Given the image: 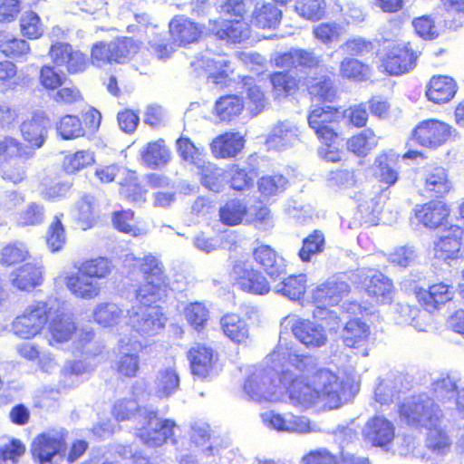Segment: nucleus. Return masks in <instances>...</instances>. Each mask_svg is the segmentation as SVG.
<instances>
[{
	"mask_svg": "<svg viewBox=\"0 0 464 464\" xmlns=\"http://www.w3.org/2000/svg\"><path fill=\"white\" fill-rule=\"evenodd\" d=\"M140 270L145 284L138 292V299L145 305L144 319H159L163 315L159 303L167 297L169 291L162 263L150 254L141 260Z\"/></svg>",
	"mask_w": 464,
	"mask_h": 464,
	"instance_id": "f257e3e1",
	"label": "nucleus"
},
{
	"mask_svg": "<svg viewBox=\"0 0 464 464\" xmlns=\"http://www.w3.org/2000/svg\"><path fill=\"white\" fill-rule=\"evenodd\" d=\"M112 264L106 257L86 259L74 264L75 273L66 274L67 288L76 297L92 299L100 294L101 284L96 279L107 277L112 271Z\"/></svg>",
	"mask_w": 464,
	"mask_h": 464,
	"instance_id": "f03ea898",
	"label": "nucleus"
},
{
	"mask_svg": "<svg viewBox=\"0 0 464 464\" xmlns=\"http://www.w3.org/2000/svg\"><path fill=\"white\" fill-rule=\"evenodd\" d=\"M141 427L138 429V437L148 447L154 448L167 441L177 442L176 432L179 430L174 420L160 419L157 412L147 409L139 411Z\"/></svg>",
	"mask_w": 464,
	"mask_h": 464,
	"instance_id": "7ed1b4c3",
	"label": "nucleus"
},
{
	"mask_svg": "<svg viewBox=\"0 0 464 464\" xmlns=\"http://www.w3.org/2000/svg\"><path fill=\"white\" fill-rule=\"evenodd\" d=\"M401 422L415 427H429L438 422L441 411L434 401L426 394H420L407 399L400 407Z\"/></svg>",
	"mask_w": 464,
	"mask_h": 464,
	"instance_id": "20e7f679",
	"label": "nucleus"
},
{
	"mask_svg": "<svg viewBox=\"0 0 464 464\" xmlns=\"http://www.w3.org/2000/svg\"><path fill=\"white\" fill-rule=\"evenodd\" d=\"M277 373L273 369L256 368L246 380L244 391L253 401H279L283 396L282 384H276Z\"/></svg>",
	"mask_w": 464,
	"mask_h": 464,
	"instance_id": "39448f33",
	"label": "nucleus"
},
{
	"mask_svg": "<svg viewBox=\"0 0 464 464\" xmlns=\"http://www.w3.org/2000/svg\"><path fill=\"white\" fill-rule=\"evenodd\" d=\"M348 291L349 285L343 281L331 280L317 287L313 293L314 318L336 319L338 317L337 312L328 306L337 304Z\"/></svg>",
	"mask_w": 464,
	"mask_h": 464,
	"instance_id": "423d86ee",
	"label": "nucleus"
},
{
	"mask_svg": "<svg viewBox=\"0 0 464 464\" xmlns=\"http://www.w3.org/2000/svg\"><path fill=\"white\" fill-rule=\"evenodd\" d=\"M282 384L283 393L286 390L290 401L295 405L309 408L319 401L318 392L312 383V377L295 378L289 370L283 371L278 377Z\"/></svg>",
	"mask_w": 464,
	"mask_h": 464,
	"instance_id": "0eeeda50",
	"label": "nucleus"
},
{
	"mask_svg": "<svg viewBox=\"0 0 464 464\" xmlns=\"http://www.w3.org/2000/svg\"><path fill=\"white\" fill-rule=\"evenodd\" d=\"M343 113L332 106L317 107L307 117L308 124L322 142L334 141L336 127Z\"/></svg>",
	"mask_w": 464,
	"mask_h": 464,
	"instance_id": "6e6552de",
	"label": "nucleus"
},
{
	"mask_svg": "<svg viewBox=\"0 0 464 464\" xmlns=\"http://www.w3.org/2000/svg\"><path fill=\"white\" fill-rule=\"evenodd\" d=\"M311 377L312 383L318 392L319 401L330 409L338 408L342 404L343 393V382L339 377L327 369H320Z\"/></svg>",
	"mask_w": 464,
	"mask_h": 464,
	"instance_id": "1a4fd4ad",
	"label": "nucleus"
},
{
	"mask_svg": "<svg viewBox=\"0 0 464 464\" xmlns=\"http://www.w3.org/2000/svg\"><path fill=\"white\" fill-rule=\"evenodd\" d=\"M261 420L266 427L281 432L310 433L318 431L316 425L311 423L310 420L304 416L282 415L269 411L261 414Z\"/></svg>",
	"mask_w": 464,
	"mask_h": 464,
	"instance_id": "9d476101",
	"label": "nucleus"
},
{
	"mask_svg": "<svg viewBox=\"0 0 464 464\" xmlns=\"http://www.w3.org/2000/svg\"><path fill=\"white\" fill-rule=\"evenodd\" d=\"M451 134V127L437 120L420 122L412 132L414 140L427 148H438L444 144Z\"/></svg>",
	"mask_w": 464,
	"mask_h": 464,
	"instance_id": "9b49d317",
	"label": "nucleus"
},
{
	"mask_svg": "<svg viewBox=\"0 0 464 464\" xmlns=\"http://www.w3.org/2000/svg\"><path fill=\"white\" fill-rule=\"evenodd\" d=\"M49 54L56 66L64 67L69 73L83 72L88 66L86 55L65 43L56 42L52 44Z\"/></svg>",
	"mask_w": 464,
	"mask_h": 464,
	"instance_id": "f8f14e48",
	"label": "nucleus"
},
{
	"mask_svg": "<svg viewBox=\"0 0 464 464\" xmlns=\"http://www.w3.org/2000/svg\"><path fill=\"white\" fill-rule=\"evenodd\" d=\"M233 277L236 285L246 293L265 295L269 292L266 277L248 263H237L233 268Z\"/></svg>",
	"mask_w": 464,
	"mask_h": 464,
	"instance_id": "ddd939ff",
	"label": "nucleus"
},
{
	"mask_svg": "<svg viewBox=\"0 0 464 464\" xmlns=\"http://www.w3.org/2000/svg\"><path fill=\"white\" fill-rule=\"evenodd\" d=\"M64 450V439L58 432H46L38 435L34 439L30 448L34 459L40 464L52 461L54 456L61 455Z\"/></svg>",
	"mask_w": 464,
	"mask_h": 464,
	"instance_id": "4468645a",
	"label": "nucleus"
},
{
	"mask_svg": "<svg viewBox=\"0 0 464 464\" xmlns=\"http://www.w3.org/2000/svg\"><path fill=\"white\" fill-rule=\"evenodd\" d=\"M464 230L459 226H450L444 230L439 240L434 244V256L446 263L462 256L461 238Z\"/></svg>",
	"mask_w": 464,
	"mask_h": 464,
	"instance_id": "2eb2a0df",
	"label": "nucleus"
},
{
	"mask_svg": "<svg viewBox=\"0 0 464 464\" xmlns=\"http://www.w3.org/2000/svg\"><path fill=\"white\" fill-rule=\"evenodd\" d=\"M195 70L202 69L208 74V79L215 84H222L232 72L230 62L221 54L207 53L200 58L191 62Z\"/></svg>",
	"mask_w": 464,
	"mask_h": 464,
	"instance_id": "dca6fc26",
	"label": "nucleus"
},
{
	"mask_svg": "<svg viewBox=\"0 0 464 464\" xmlns=\"http://www.w3.org/2000/svg\"><path fill=\"white\" fill-rule=\"evenodd\" d=\"M400 155L393 150L383 151L374 160L372 165L373 176L387 188L396 184L400 175Z\"/></svg>",
	"mask_w": 464,
	"mask_h": 464,
	"instance_id": "f3484780",
	"label": "nucleus"
},
{
	"mask_svg": "<svg viewBox=\"0 0 464 464\" xmlns=\"http://www.w3.org/2000/svg\"><path fill=\"white\" fill-rule=\"evenodd\" d=\"M300 133L299 128L293 121H279L271 130L266 144L269 149L285 150L299 142Z\"/></svg>",
	"mask_w": 464,
	"mask_h": 464,
	"instance_id": "a211bd4d",
	"label": "nucleus"
},
{
	"mask_svg": "<svg viewBox=\"0 0 464 464\" xmlns=\"http://www.w3.org/2000/svg\"><path fill=\"white\" fill-rule=\"evenodd\" d=\"M362 435L372 445L383 447L394 439L395 429L386 418L375 416L366 422L362 429Z\"/></svg>",
	"mask_w": 464,
	"mask_h": 464,
	"instance_id": "6ab92c4d",
	"label": "nucleus"
},
{
	"mask_svg": "<svg viewBox=\"0 0 464 464\" xmlns=\"http://www.w3.org/2000/svg\"><path fill=\"white\" fill-rule=\"evenodd\" d=\"M208 30L218 39L231 43H241L250 36L248 24L241 19L232 21H209Z\"/></svg>",
	"mask_w": 464,
	"mask_h": 464,
	"instance_id": "aec40b11",
	"label": "nucleus"
},
{
	"mask_svg": "<svg viewBox=\"0 0 464 464\" xmlns=\"http://www.w3.org/2000/svg\"><path fill=\"white\" fill-rule=\"evenodd\" d=\"M417 55L407 45L393 46L382 60L384 70L392 75H399L411 70Z\"/></svg>",
	"mask_w": 464,
	"mask_h": 464,
	"instance_id": "412c9836",
	"label": "nucleus"
},
{
	"mask_svg": "<svg viewBox=\"0 0 464 464\" xmlns=\"http://www.w3.org/2000/svg\"><path fill=\"white\" fill-rule=\"evenodd\" d=\"M49 119L42 111L35 112L31 119L26 120L21 125V133L25 141L30 144L33 151L43 146L49 126Z\"/></svg>",
	"mask_w": 464,
	"mask_h": 464,
	"instance_id": "4be33fe9",
	"label": "nucleus"
},
{
	"mask_svg": "<svg viewBox=\"0 0 464 464\" xmlns=\"http://www.w3.org/2000/svg\"><path fill=\"white\" fill-rule=\"evenodd\" d=\"M364 276L363 285L369 296L378 303L390 302L393 296V285L391 279L379 271L369 269Z\"/></svg>",
	"mask_w": 464,
	"mask_h": 464,
	"instance_id": "5701e85b",
	"label": "nucleus"
},
{
	"mask_svg": "<svg viewBox=\"0 0 464 464\" xmlns=\"http://www.w3.org/2000/svg\"><path fill=\"white\" fill-rule=\"evenodd\" d=\"M452 188V182L446 169L429 167L423 174V189L430 197L441 198Z\"/></svg>",
	"mask_w": 464,
	"mask_h": 464,
	"instance_id": "b1692460",
	"label": "nucleus"
},
{
	"mask_svg": "<svg viewBox=\"0 0 464 464\" xmlns=\"http://www.w3.org/2000/svg\"><path fill=\"white\" fill-rule=\"evenodd\" d=\"M63 305L57 298L50 297L45 301H32L23 311L24 319H61L64 316Z\"/></svg>",
	"mask_w": 464,
	"mask_h": 464,
	"instance_id": "393cba45",
	"label": "nucleus"
},
{
	"mask_svg": "<svg viewBox=\"0 0 464 464\" xmlns=\"http://www.w3.org/2000/svg\"><path fill=\"white\" fill-rule=\"evenodd\" d=\"M449 215L450 209L442 201H430L415 208L417 219L429 228H436L442 225Z\"/></svg>",
	"mask_w": 464,
	"mask_h": 464,
	"instance_id": "a878e982",
	"label": "nucleus"
},
{
	"mask_svg": "<svg viewBox=\"0 0 464 464\" xmlns=\"http://www.w3.org/2000/svg\"><path fill=\"white\" fill-rule=\"evenodd\" d=\"M254 256L271 278H279L285 273V260L269 246L261 245L256 247L254 251Z\"/></svg>",
	"mask_w": 464,
	"mask_h": 464,
	"instance_id": "bb28decb",
	"label": "nucleus"
},
{
	"mask_svg": "<svg viewBox=\"0 0 464 464\" xmlns=\"http://www.w3.org/2000/svg\"><path fill=\"white\" fill-rule=\"evenodd\" d=\"M294 335L307 346L318 347L326 342L324 328L317 321H297L293 326Z\"/></svg>",
	"mask_w": 464,
	"mask_h": 464,
	"instance_id": "cd10ccee",
	"label": "nucleus"
},
{
	"mask_svg": "<svg viewBox=\"0 0 464 464\" xmlns=\"http://www.w3.org/2000/svg\"><path fill=\"white\" fill-rule=\"evenodd\" d=\"M244 139L239 133L226 132L216 137L210 143V150L216 158H233L244 147Z\"/></svg>",
	"mask_w": 464,
	"mask_h": 464,
	"instance_id": "c85d7f7f",
	"label": "nucleus"
},
{
	"mask_svg": "<svg viewBox=\"0 0 464 464\" xmlns=\"http://www.w3.org/2000/svg\"><path fill=\"white\" fill-rule=\"evenodd\" d=\"M407 389L404 376L400 372H391L382 379L375 389V399L381 404L392 402L398 394Z\"/></svg>",
	"mask_w": 464,
	"mask_h": 464,
	"instance_id": "c756f323",
	"label": "nucleus"
},
{
	"mask_svg": "<svg viewBox=\"0 0 464 464\" xmlns=\"http://www.w3.org/2000/svg\"><path fill=\"white\" fill-rule=\"evenodd\" d=\"M169 33L179 45L196 42L202 34L201 27L184 16H177L169 23Z\"/></svg>",
	"mask_w": 464,
	"mask_h": 464,
	"instance_id": "7c9ffc66",
	"label": "nucleus"
},
{
	"mask_svg": "<svg viewBox=\"0 0 464 464\" xmlns=\"http://www.w3.org/2000/svg\"><path fill=\"white\" fill-rule=\"evenodd\" d=\"M453 296V292L449 285L436 284L430 287V290L420 289L416 292V297L425 310L432 312L440 304H445Z\"/></svg>",
	"mask_w": 464,
	"mask_h": 464,
	"instance_id": "2f4dec72",
	"label": "nucleus"
},
{
	"mask_svg": "<svg viewBox=\"0 0 464 464\" xmlns=\"http://www.w3.org/2000/svg\"><path fill=\"white\" fill-rule=\"evenodd\" d=\"M455 93L454 80L449 76L439 75L430 79L426 95L434 103H443L450 101Z\"/></svg>",
	"mask_w": 464,
	"mask_h": 464,
	"instance_id": "473e14b6",
	"label": "nucleus"
},
{
	"mask_svg": "<svg viewBox=\"0 0 464 464\" xmlns=\"http://www.w3.org/2000/svg\"><path fill=\"white\" fill-rule=\"evenodd\" d=\"M191 371L199 378H206L213 369L214 353L212 349L197 344L189 350Z\"/></svg>",
	"mask_w": 464,
	"mask_h": 464,
	"instance_id": "72a5a7b5",
	"label": "nucleus"
},
{
	"mask_svg": "<svg viewBox=\"0 0 464 464\" xmlns=\"http://www.w3.org/2000/svg\"><path fill=\"white\" fill-rule=\"evenodd\" d=\"M42 281V267L26 263L11 275L12 285L20 290L30 291Z\"/></svg>",
	"mask_w": 464,
	"mask_h": 464,
	"instance_id": "f704fd0d",
	"label": "nucleus"
},
{
	"mask_svg": "<svg viewBox=\"0 0 464 464\" xmlns=\"http://www.w3.org/2000/svg\"><path fill=\"white\" fill-rule=\"evenodd\" d=\"M244 106V102L239 96L225 95L216 102L213 112L220 121L229 122L241 114Z\"/></svg>",
	"mask_w": 464,
	"mask_h": 464,
	"instance_id": "c9c22d12",
	"label": "nucleus"
},
{
	"mask_svg": "<svg viewBox=\"0 0 464 464\" xmlns=\"http://www.w3.org/2000/svg\"><path fill=\"white\" fill-rule=\"evenodd\" d=\"M282 12L272 3H257L252 13V23L260 28H276Z\"/></svg>",
	"mask_w": 464,
	"mask_h": 464,
	"instance_id": "e433bc0d",
	"label": "nucleus"
},
{
	"mask_svg": "<svg viewBox=\"0 0 464 464\" xmlns=\"http://www.w3.org/2000/svg\"><path fill=\"white\" fill-rule=\"evenodd\" d=\"M141 161L149 168L155 169L165 165L170 159L169 150L163 140L150 142L140 150Z\"/></svg>",
	"mask_w": 464,
	"mask_h": 464,
	"instance_id": "4c0bfd02",
	"label": "nucleus"
},
{
	"mask_svg": "<svg viewBox=\"0 0 464 464\" xmlns=\"http://www.w3.org/2000/svg\"><path fill=\"white\" fill-rule=\"evenodd\" d=\"M34 151L13 137L0 139V165L13 161L15 159H30Z\"/></svg>",
	"mask_w": 464,
	"mask_h": 464,
	"instance_id": "58836bf2",
	"label": "nucleus"
},
{
	"mask_svg": "<svg viewBox=\"0 0 464 464\" xmlns=\"http://www.w3.org/2000/svg\"><path fill=\"white\" fill-rule=\"evenodd\" d=\"M247 208L244 201L239 199H231L227 201L219 209L220 220L223 224L227 226H237L242 223L250 222L247 218Z\"/></svg>",
	"mask_w": 464,
	"mask_h": 464,
	"instance_id": "ea45409f",
	"label": "nucleus"
},
{
	"mask_svg": "<svg viewBox=\"0 0 464 464\" xmlns=\"http://www.w3.org/2000/svg\"><path fill=\"white\" fill-rule=\"evenodd\" d=\"M379 139L371 129H366L347 140V149L358 156L364 157L378 145Z\"/></svg>",
	"mask_w": 464,
	"mask_h": 464,
	"instance_id": "a19ab883",
	"label": "nucleus"
},
{
	"mask_svg": "<svg viewBox=\"0 0 464 464\" xmlns=\"http://www.w3.org/2000/svg\"><path fill=\"white\" fill-rule=\"evenodd\" d=\"M177 149L181 159L198 169L204 167L203 150L196 146L188 138L181 136L177 140Z\"/></svg>",
	"mask_w": 464,
	"mask_h": 464,
	"instance_id": "79ce46f5",
	"label": "nucleus"
},
{
	"mask_svg": "<svg viewBox=\"0 0 464 464\" xmlns=\"http://www.w3.org/2000/svg\"><path fill=\"white\" fill-rule=\"evenodd\" d=\"M305 276H289L275 286L276 293L282 294L291 300H297L305 290Z\"/></svg>",
	"mask_w": 464,
	"mask_h": 464,
	"instance_id": "37998d69",
	"label": "nucleus"
},
{
	"mask_svg": "<svg viewBox=\"0 0 464 464\" xmlns=\"http://www.w3.org/2000/svg\"><path fill=\"white\" fill-rule=\"evenodd\" d=\"M243 89L248 100L249 111L255 115L258 114L265 108L266 103L263 91L250 77L244 79Z\"/></svg>",
	"mask_w": 464,
	"mask_h": 464,
	"instance_id": "c03bdc74",
	"label": "nucleus"
},
{
	"mask_svg": "<svg viewBox=\"0 0 464 464\" xmlns=\"http://www.w3.org/2000/svg\"><path fill=\"white\" fill-rule=\"evenodd\" d=\"M62 217L63 214L55 215L48 227L46 244L52 252L60 251L66 243V234L62 223Z\"/></svg>",
	"mask_w": 464,
	"mask_h": 464,
	"instance_id": "a18cd8bd",
	"label": "nucleus"
},
{
	"mask_svg": "<svg viewBox=\"0 0 464 464\" xmlns=\"http://www.w3.org/2000/svg\"><path fill=\"white\" fill-rule=\"evenodd\" d=\"M287 179L281 174L265 175L257 182L258 190L264 197H272L285 191Z\"/></svg>",
	"mask_w": 464,
	"mask_h": 464,
	"instance_id": "49530a36",
	"label": "nucleus"
},
{
	"mask_svg": "<svg viewBox=\"0 0 464 464\" xmlns=\"http://www.w3.org/2000/svg\"><path fill=\"white\" fill-rule=\"evenodd\" d=\"M202 184L209 190L218 192L225 181L224 169L216 167L210 162H205L204 167L198 168Z\"/></svg>",
	"mask_w": 464,
	"mask_h": 464,
	"instance_id": "de8ad7c7",
	"label": "nucleus"
},
{
	"mask_svg": "<svg viewBox=\"0 0 464 464\" xmlns=\"http://www.w3.org/2000/svg\"><path fill=\"white\" fill-rule=\"evenodd\" d=\"M0 256L2 264L13 266L26 260L30 254L24 243L15 241L5 246L1 250Z\"/></svg>",
	"mask_w": 464,
	"mask_h": 464,
	"instance_id": "09e8293b",
	"label": "nucleus"
},
{
	"mask_svg": "<svg viewBox=\"0 0 464 464\" xmlns=\"http://www.w3.org/2000/svg\"><path fill=\"white\" fill-rule=\"evenodd\" d=\"M179 378L173 368H167L159 372L156 380L157 393L160 397H169L177 391Z\"/></svg>",
	"mask_w": 464,
	"mask_h": 464,
	"instance_id": "8fccbe9b",
	"label": "nucleus"
},
{
	"mask_svg": "<svg viewBox=\"0 0 464 464\" xmlns=\"http://www.w3.org/2000/svg\"><path fill=\"white\" fill-rule=\"evenodd\" d=\"M369 334V327L363 321H347L343 332V340L346 346L354 347L363 341Z\"/></svg>",
	"mask_w": 464,
	"mask_h": 464,
	"instance_id": "3c124183",
	"label": "nucleus"
},
{
	"mask_svg": "<svg viewBox=\"0 0 464 464\" xmlns=\"http://www.w3.org/2000/svg\"><path fill=\"white\" fill-rule=\"evenodd\" d=\"M427 428L429 430L426 441L428 448L437 454L448 452L450 448V440L447 433L437 427V422Z\"/></svg>",
	"mask_w": 464,
	"mask_h": 464,
	"instance_id": "603ef678",
	"label": "nucleus"
},
{
	"mask_svg": "<svg viewBox=\"0 0 464 464\" xmlns=\"http://www.w3.org/2000/svg\"><path fill=\"white\" fill-rule=\"evenodd\" d=\"M324 246V236L319 230H314L303 240V246L298 256L303 262H308L312 256L323 251Z\"/></svg>",
	"mask_w": 464,
	"mask_h": 464,
	"instance_id": "864d4df0",
	"label": "nucleus"
},
{
	"mask_svg": "<svg viewBox=\"0 0 464 464\" xmlns=\"http://www.w3.org/2000/svg\"><path fill=\"white\" fill-rule=\"evenodd\" d=\"M431 387L435 396L444 402L450 401L455 398L459 388L449 375H440L434 379Z\"/></svg>",
	"mask_w": 464,
	"mask_h": 464,
	"instance_id": "5fc2aeb1",
	"label": "nucleus"
},
{
	"mask_svg": "<svg viewBox=\"0 0 464 464\" xmlns=\"http://www.w3.org/2000/svg\"><path fill=\"white\" fill-rule=\"evenodd\" d=\"M94 161V153L89 150H82L66 155L63 167L66 172L74 173L92 165Z\"/></svg>",
	"mask_w": 464,
	"mask_h": 464,
	"instance_id": "6e6d98bb",
	"label": "nucleus"
},
{
	"mask_svg": "<svg viewBox=\"0 0 464 464\" xmlns=\"http://www.w3.org/2000/svg\"><path fill=\"white\" fill-rule=\"evenodd\" d=\"M307 88L313 102H332L335 97V90L330 78H321Z\"/></svg>",
	"mask_w": 464,
	"mask_h": 464,
	"instance_id": "4d7b16f0",
	"label": "nucleus"
},
{
	"mask_svg": "<svg viewBox=\"0 0 464 464\" xmlns=\"http://www.w3.org/2000/svg\"><path fill=\"white\" fill-rule=\"evenodd\" d=\"M324 0H296V13L307 20H320L324 14Z\"/></svg>",
	"mask_w": 464,
	"mask_h": 464,
	"instance_id": "13d9d810",
	"label": "nucleus"
},
{
	"mask_svg": "<svg viewBox=\"0 0 464 464\" xmlns=\"http://www.w3.org/2000/svg\"><path fill=\"white\" fill-rule=\"evenodd\" d=\"M114 62L124 63L138 53L140 44L132 38L123 37L111 42Z\"/></svg>",
	"mask_w": 464,
	"mask_h": 464,
	"instance_id": "bf43d9fd",
	"label": "nucleus"
},
{
	"mask_svg": "<svg viewBox=\"0 0 464 464\" xmlns=\"http://www.w3.org/2000/svg\"><path fill=\"white\" fill-rule=\"evenodd\" d=\"M340 72L343 77L355 81H364L370 75L369 67L354 58L344 59L341 63Z\"/></svg>",
	"mask_w": 464,
	"mask_h": 464,
	"instance_id": "052dcab7",
	"label": "nucleus"
},
{
	"mask_svg": "<svg viewBox=\"0 0 464 464\" xmlns=\"http://www.w3.org/2000/svg\"><path fill=\"white\" fill-rule=\"evenodd\" d=\"M57 130L64 140L76 139L84 135L80 119L72 115L63 116L57 125Z\"/></svg>",
	"mask_w": 464,
	"mask_h": 464,
	"instance_id": "680f3d73",
	"label": "nucleus"
},
{
	"mask_svg": "<svg viewBox=\"0 0 464 464\" xmlns=\"http://www.w3.org/2000/svg\"><path fill=\"white\" fill-rule=\"evenodd\" d=\"M270 81L276 97L288 95L297 88L296 79L286 72H275Z\"/></svg>",
	"mask_w": 464,
	"mask_h": 464,
	"instance_id": "e2e57ef3",
	"label": "nucleus"
},
{
	"mask_svg": "<svg viewBox=\"0 0 464 464\" xmlns=\"http://www.w3.org/2000/svg\"><path fill=\"white\" fill-rule=\"evenodd\" d=\"M256 175L254 169L246 170L238 165H233L228 171L231 188L236 190H243L250 187Z\"/></svg>",
	"mask_w": 464,
	"mask_h": 464,
	"instance_id": "0e129e2a",
	"label": "nucleus"
},
{
	"mask_svg": "<svg viewBox=\"0 0 464 464\" xmlns=\"http://www.w3.org/2000/svg\"><path fill=\"white\" fill-rule=\"evenodd\" d=\"M44 220V208L35 202L29 203L17 217V222L23 226H36Z\"/></svg>",
	"mask_w": 464,
	"mask_h": 464,
	"instance_id": "69168bd1",
	"label": "nucleus"
},
{
	"mask_svg": "<svg viewBox=\"0 0 464 464\" xmlns=\"http://www.w3.org/2000/svg\"><path fill=\"white\" fill-rule=\"evenodd\" d=\"M25 160L19 158L0 165L2 178L13 183L21 182L25 178Z\"/></svg>",
	"mask_w": 464,
	"mask_h": 464,
	"instance_id": "338daca9",
	"label": "nucleus"
},
{
	"mask_svg": "<svg viewBox=\"0 0 464 464\" xmlns=\"http://www.w3.org/2000/svg\"><path fill=\"white\" fill-rule=\"evenodd\" d=\"M301 464H339V459L327 449L319 448L304 455Z\"/></svg>",
	"mask_w": 464,
	"mask_h": 464,
	"instance_id": "774afa93",
	"label": "nucleus"
}]
</instances>
